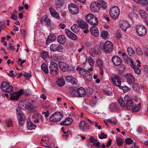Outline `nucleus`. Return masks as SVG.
I'll use <instances>...</instances> for the list:
<instances>
[{
  "label": "nucleus",
  "instance_id": "4c0bfd02",
  "mask_svg": "<svg viewBox=\"0 0 148 148\" xmlns=\"http://www.w3.org/2000/svg\"><path fill=\"white\" fill-rule=\"evenodd\" d=\"M95 16L92 14H88L86 17V20L87 22L90 23V21Z\"/></svg>",
  "mask_w": 148,
  "mask_h": 148
},
{
  "label": "nucleus",
  "instance_id": "f03ea898",
  "mask_svg": "<svg viewBox=\"0 0 148 148\" xmlns=\"http://www.w3.org/2000/svg\"><path fill=\"white\" fill-rule=\"evenodd\" d=\"M0 88L3 92L8 93H10L14 90L13 87L6 82H3L1 83Z\"/></svg>",
  "mask_w": 148,
  "mask_h": 148
},
{
  "label": "nucleus",
  "instance_id": "6e6d98bb",
  "mask_svg": "<svg viewBox=\"0 0 148 148\" xmlns=\"http://www.w3.org/2000/svg\"><path fill=\"white\" fill-rule=\"evenodd\" d=\"M26 108L29 110L32 111H35L34 109V107L33 105L31 103L29 105H27V106Z\"/></svg>",
  "mask_w": 148,
  "mask_h": 148
},
{
  "label": "nucleus",
  "instance_id": "9b49d317",
  "mask_svg": "<svg viewBox=\"0 0 148 148\" xmlns=\"http://www.w3.org/2000/svg\"><path fill=\"white\" fill-rule=\"evenodd\" d=\"M128 97V96H126L124 97L126 103L125 106L127 109L131 110L133 108L134 103L132 100L127 99Z\"/></svg>",
  "mask_w": 148,
  "mask_h": 148
},
{
  "label": "nucleus",
  "instance_id": "2eb2a0df",
  "mask_svg": "<svg viewBox=\"0 0 148 148\" xmlns=\"http://www.w3.org/2000/svg\"><path fill=\"white\" fill-rule=\"evenodd\" d=\"M125 77L127 79V83L129 84L133 83L135 80L134 77L130 73L126 74L125 75Z\"/></svg>",
  "mask_w": 148,
  "mask_h": 148
},
{
  "label": "nucleus",
  "instance_id": "5701e85b",
  "mask_svg": "<svg viewBox=\"0 0 148 148\" xmlns=\"http://www.w3.org/2000/svg\"><path fill=\"white\" fill-rule=\"evenodd\" d=\"M120 27L123 31H125L127 28L130 27V25L128 22L124 21L120 24Z\"/></svg>",
  "mask_w": 148,
  "mask_h": 148
},
{
  "label": "nucleus",
  "instance_id": "473e14b6",
  "mask_svg": "<svg viewBox=\"0 0 148 148\" xmlns=\"http://www.w3.org/2000/svg\"><path fill=\"white\" fill-rule=\"evenodd\" d=\"M56 84L58 86H62L65 84V80L63 78L59 79L57 81Z\"/></svg>",
  "mask_w": 148,
  "mask_h": 148
},
{
  "label": "nucleus",
  "instance_id": "338daca9",
  "mask_svg": "<svg viewBox=\"0 0 148 148\" xmlns=\"http://www.w3.org/2000/svg\"><path fill=\"white\" fill-rule=\"evenodd\" d=\"M103 92H104L106 95H110L112 94V92L107 89H103Z\"/></svg>",
  "mask_w": 148,
  "mask_h": 148
},
{
  "label": "nucleus",
  "instance_id": "864d4df0",
  "mask_svg": "<svg viewBox=\"0 0 148 148\" xmlns=\"http://www.w3.org/2000/svg\"><path fill=\"white\" fill-rule=\"evenodd\" d=\"M125 142L127 144L130 145L132 143L133 141V140L130 138H127L125 140Z\"/></svg>",
  "mask_w": 148,
  "mask_h": 148
},
{
  "label": "nucleus",
  "instance_id": "4468645a",
  "mask_svg": "<svg viewBox=\"0 0 148 148\" xmlns=\"http://www.w3.org/2000/svg\"><path fill=\"white\" fill-rule=\"evenodd\" d=\"M40 22L42 25L47 24V27L50 25V20L46 15L43 16L41 19Z\"/></svg>",
  "mask_w": 148,
  "mask_h": 148
},
{
  "label": "nucleus",
  "instance_id": "a211bd4d",
  "mask_svg": "<svg viewBox=\"0 0 148 148\" xmlns=\"http://www.w3.org/2000/svg\"><path fill=\"white\" fill-rule=\"evenodd\" d=\"M79 127L81 130L84 131H86L88 129L87 123L85 121H81L79 124Z\"/></svg>",
  "mask_w": 148,
  "mask_h": 148
},
{
  "label": "nucleus",
  "instance_id": "f8f14e48",
  "mask_svg": "<svg viewBox=\"0 0 148 148\" xmlns=\"http://www.w3.org/2000/svg\"><path fill=\"white\" fill-rule=\"evenodd\" d=\"M112 62L116 66H119L121 65L122 60L121 58L118 56H114L112 58Z\"/></svg>",
  "mask_w": 148,
  "mask_h": 148
},
{
  "label": "nucleus",
  "instance_id": "2f4dec72",
  "mask_svg": "<svg viewBox=\"0 0 148 148\" xmlns=\"http://www.w3.org/2000/svg\"><path fill=\"white\" fill-rule=\"evenodd\" d=\"M27 127L29 130L34 129L36 127V125L32 123L29 120L27 122Z\"/></svg>",
  "mask_w": 148,
  "mask_h": 148
},
{
  "label": "nucleus",
  "instance_id": "72a5a7b5",
  "mask_svg": "<svg viewBox=\"0 0 148 148\" xmlns=\"http://www.w3.org/2000/svg\"><path fill=\"white\" fill-rule=\"evenodd\" d=\"M141 106L140 103L137 105H135L132 109V111L133 112H137L139 111L140 109Z\"/></svg>",
  "mask_w": 148,
  "mask_h": 148
},
{
  "label": "nucleus",
  "instance_id": "f704fd0d",
  "mask_svg": "<svg viewBox=\"0 0 148 148\" xmlns=\"http://www.w3.org/2000/svg\"><path fill=\"white\" fill-rule=\"evenodd\" d=\"M93 17L90 23L92 25L96 26L98 24V21L97 18L96 16H95Z\"/></svg>",
  "mask_w": 148,
  "mask_h": 148
},
{
  "label": "nucleus",
  "instance_id": "20e7f679",
  "mask_svg": "<svg viewBox=\"0 0 148 148\" xmlns=\"http://www.w3.org/2000/svg\"><path fill=\"white\" fill-rule=\"evenodd\" d=\"M63 117L62 114L57 112L52 114L49 117V120L51 122H58L60 121Z\"/></svg>",
  "mask_w": 148,
  "mask_h": 148
},
{
  "label": "nucleus",
  "instance_id": "ddd939ff",
  "mask_svg": "<svg viewBox=\"0 0 148 148\" xmlns=\"http://www.w3.org/2000/svg\"><path fill=\"white\" fill-rule=\"evenodd\" d=\"M65 32L66 35L70 39L73 40H76L77 39L76 35L68 29H65Z\"/></svg>",
  "mask_w": 148,
  "mask_h": 148
},
{
  "label": "nucleus",
  "instance_id": "8fccbe9b",
  "mask_svg": "<svg viewBox=\"0 0 148 148\" xmlns=\"http://www.w3.org/2000/svg\"><path fill=\"white\" fill-rule=\"evenodd\" d=\"M96 64L97 66H102L103 64V61L100 59H98L96 61Z\"/></svg>",
  "mask_w": 148,
  "mask_h": 148
},
{
  "label": "nucleus",
  "instance_id": "a18cd8bd",
  "mask_svg": "<svg viewBox=\"0 0 148 148\" xmlns=\"http://www.w3.org/2000/svg\"><path fill=\"white\" fill-rule=\"evenodd\" d=\"M118 102L119 104L122 107H125L126 106L125 103L122 98H121L119 100Z\"/></svg>",
  "mask_w": 148,
  "mask_h": 148
},
{
  "label": "nucleus",
  "instance_id": "de8ad7c7",
  "mask_svg": "<svg viewBox=\"0 0 148 148\" xmlns=\"http://www.w3.org/2000/svg\"><path fill=\"white\" fill-rule=\"evenodd\" d=\"M133 68L134 69L135 73H136L137 74H139L140 73L141 71L140 69L136 66H134Z\"/></svg>",
  "mask_w": 148,
  "mask_h": 148
},
{
  "label": "nucleus",
  "instance_id": "9d476101",
  "mask_svg": "<svg viewBox=\"0 0 148 148\" xmlns=\"http://www.w3.org/2000/svg\"><path fill=\"white\" fill-rule=\"evenodd\" d=\"M69 10L70 12L73 14H77L79 12V10L75 4L71 3L69 6Z\"/></svg>",
  "mask_w": 148,
  "mask_h": 148
},
{
  "label": "nucleus",
  "instance_id": "6e6552de",
  "mask_svg": "<svg viewBox=\"0 0 148 148\" xmlns=\"http://www.w3.org/2000/svg\"><path fill=\"white\" fill-rule=\"evenodd\" d=\"M136 30L138 34L140 36H145L147 32L146 27L143 25L137 26L136 27Z\"/></svg>",
  "mask_w": 148,
  "mask_h": 148
},
{
  "label": "nucleus",
  "instance_id": "dca6fc26",
  "mask_svg": "<svg viewBox=\"0 0 148 148\" xmlns=\"http://www.w3.org/2000/svg\"><path fill=\"white\" fill-rule=\"evenodd\" d=\"M78 97H83L85 95L86 92L85 89L83 87L79 88L76 91Z\"/></svg>",
  "mask_w": 148,
  "mask_h": 148
},
{
  "label": "nucleus",
  "instance_id": "58836bf2",
  "mask_svg": "<svg viewBox=\"0 0 148 148\" xmlns=\"http://www.w3.org/2000/svg\"><path fill=\"white\" fill-rule=\"evenodd\" d=\"M125 62L128 63L129 62L131 64H133V60L130 57H128L127 55L123 58Z\"/></svg>",
  "mask_w": 148,
  "mask_h": 148
},
{
  "label": "nucleus",
  "instance_id": "aec40b11",
  "mask_svg": "<svg viewBox=\"0 0 148 148\" xmlns=\"http://www.w3.org/2000/svg\"><path fill=\"white\" fill-rule=\"evenodd\" d=\"M90 32L91 34L95 37H98L99 33L98 29L96 27L93 26L90 28Z\"/></svg>",
  "mask_w": 148,
  "mask_h": 148
},
{
  "label": "nucleus",
  "instance_id": "bb28decb",
  "mask_svg": "<svg viewBox=\"0 0 148 148\" xmlns=\"http://www.w3.org/2000/svg\"><path fill=\"white\" fill-rule=\"evenodd\" d=\"M109 109L112 111H118L119 109L117 106L114 103H112L110 105Z\"/></svg>",
  "mask_w": 148,
  "mask_h": 148
},
{
  "label": "nucleus",
  "instance_id": "5fc2aeb1",
  "mask_svg": "<svg viewBox=\"0 0 148 148\" xmlns=\"http://www.w3.org/2000/svg\"><path fill=\"white\" fill-rule=\"evenodd\" d=\"M123 140L121 138H119L116 140V144L118 146H121L123 144Z\"/></svg>",
  "mask_w": 148,
  "mask_h": 148
},
{
  "label": "nucleus",
  "instance_id": "a19ab883",
  "mask_svg": "<svg viewBox=\"0 0 148 148\" xmlns=\"http://www.w3.org/2000/svg\"><path fill=\"white\" fill-rule=\"evenodd\" d=\"M79 26L76 24H74L71 27V30L75 33H76L78 32V29Z\"/></svg>",
  "mask_w": 148,
  "mask_h": 148
},
{
  "label": "nucleus",
  "instance_id": "393cba45",
  "mask_svg": "<svg viewBox=\"0 0 148 148\" xmlns=\"http://www.w3.org/2000/svg\"><path fill=\"white\" fill-rule=\"evenodd\" d=\"M76 70L77 71L79 70V73L84 77L86 75L87 73L88 72V71L87 70L81 67L77 68Z\"/></svg>",
  "mask_w": 148,
  "mask_h": 148
},
{
  "label": "nucleus",
  "instance_id": "774afa93",
  "mask_svg": "<svg viewBox=\"0 0 148 148\" xmlns=\"http://www.w3.org/2000/svg\"><path fill=\"white\" fill-rule=\"evenodd\" d=\"M140 3L143 5L148 4V0H140Z\"/></svg>",
  "mask_w": 148,
  "mask_h": 148
},
{
  "label": "nucleus",
  "instance_id": "e2e57ef3",
  "mask_svg": "<svg viewBox=\"0 0 148 148\" xmlns=\"http://www.w3.org/2000/svg\"><path fill=\"white\" fill-rule=\"evenodd\" d=\"M116 35L117 38H120L122 36V35L121 33L120 30H118L116 32Z\"/></svg>",
  "mask_w": 148,
  "mask_h": 148
},
{
  "label": "nucleus",
  "instance_id": "412c9836",
  "mask_svg": "<svg viewBox=\"0 0 148 148\" xmlns=\"http://www.w3.org/2000/svg\"><path fill=\"white\" fill-rule=\"evenodd\" d=\"M73 121V120L71 118L68 117L63 122H61L60 125L62 126H69L70 125Z\"/></svg>",
  "mask_w": 148,
  "mask_h": 148
},
{
  "label": "nucleus",
  "instance_id": "13d9d810",
  "mask_svg": "<svg viewBox=\"0 0 148 148\" xmlns=\"http://www.w3.org/2000/svg\"><path fill=\"white\" fill-rule=\"evenodd\" d=\"M140 14L143 18H145L147 16L145 11L143 10H140Z\"/></svg>",
  "mask_w": 148,
  "mask_h": 148
},
{
  "label": "nucleus",
  "instance_id": "a878e982",
  "mask_svg": "<svg viewBox=\"0 0 148 148\" xmlns=\"http://www.w3.org/2000/svg\"><path fill=\"white\" fill-rule=\"evenodd\" d=\"M49 10L51 15L53 16L56 18H59V14L53 8L51 7L50 8H49Z\"/></svg>",
  "mask_w": 148,
  "mask_h": 148
},
{
  "label": "nucleus",
  "instance_id": "0eeeda50",
  "mask_svg": "<svg viewBox=\"0 0 148 148\" xmlns=\"http://www.w3.org/2000/svg\"><path fill=\"white\" fill-rule=\"evenodd\" d=\"M59 66L63 71H73L74 68L63 62H60L58 63Z\"/></svg>",
  "mask_w": 148,
  "mask_h": 148
},
{
  "label": "nucleus",
  "instance_id": "cd10ccee",
  "mask_svg": "<svg viewBox=\"0 0 148 148\" xmlns=\"http://www.w3.org/2000/svg\"><path fill=\"white\" fill-rule=\"evenodd\" d=\"M41 57L44 60H46L47 58H49L50 57L47 51H41Z\"/></svg>",
  "mask_w": 148,
  "mask_h": 148
},
{
  "label": "nucleus",
  "instance_id": "f257e3e1",
  "mask_svg": "<svg viewBox=\"0 0 148 148\" xmlns=\"http://www.w3.org/2000/svg\"><path fill=\"white\" fill-rule=\"evenodd\" d=\"M16 116L18 121V124L21 126L24 124L25 120V117L21 109L18 107L16 109Z\"/></svg>",
  "mask_w": 148,
  "mask_h": 148
},
{
  "label": "nucleus",
  "instance_id": "603ef678",
  "mask_svg": "<svg viewBox=\"0 0 148 148\" xmlns=\"http://www.w3.org/2000/svg\"><path fill=\"white\" fill-rule=\"evenodd\" d=\"M56 44H52L50 47V50L53 52H55L56 47Z\"/></svg>",
  "mask_w": 148,
  "mask_h": 148
},
{
  "label": "nucleus",
  "instance_id": "c85d7f7f",
  "mask_svg": "<svg viewBox=\"0 0 148 148\" xmlns=\"http://www.w3.org/2000/svg\"><path fill=\"white\" fill-rule=\"evenodd\" d=\"M56 8H60L62 7L64 3V0H55Z\"/></svg>",
  "mask_w": 148,
  "mask_h": 148
},
{
  "label": "nucleus",
  "instance_id": "39448f33",
  "mask_svg": "<svg viewBox=\"0 0 148 148\" xmlns=\"http://www.w3.org/2000/svg\"><path fill=\"white\" fill-rule=\"evenodd\" d=\"M113 49V44L110 41H106L103 45V50L106 53H111Z\"/></svg>",
  "mask_w": 148,
  "mask_h": 148
},
{
  "label": "nucleus",
  "instance_id": "7ed1b4c3",
  "mask_svg": "<svg viewBox=\"0 0 148 148\" xmlns=\"http://www.w3.org/2000/svg\"><path fill=\"white\" fill-rule=\"evenodd\" d=\"M110 14L113 19H116L120 14L119 8L116 6L112 7L110 10Z\"/></svg>",
  "mask_w": 148,
  "mask_h": 148
},
{
  "label": "nucleus",
  "instance_id": "bf43d9fd",
  "mask_svg": "<svg viewBox=\"0 0 148 148\" xmlns=\"http://www.w3.org/2000/svg\"><path fill=\"white\" fill-rule=\"evenodd\" d=\"M137 53L139 55H142L143 54V51L140 47H137L136 49Z\"/></svg>",
  "mask_w": 148,
  "mask_h": 148
},
{
  "label": "nucleus",
  "instance_id": "49530a36",
  "mask_svg": "<svg viewBox=\"0 0 148 148\" xmlns=\"http://www.w3.org/2000/svg\"><path fill=\"white\" fill-rule=\"evenodd\" d=\"M133 83L132 87L133 89L136 91H138L140 89L139 85L136 82H134Z\"/></svg>",
  "mask_w": 148,
  "mask_h": 148
},
{
  "label": "nucleus",
  "instance_id": "37998d69",
  "mask_svg": "<svg viewBox=\"0 0 148 148\" xmlns=\"http://www.w3.org/2000/svg\"><path fill=\"white\" fill-rule=\"evenodd\" d=\"M129 17L131 19L134 20L137 18V15L135 13L131 12L129 14Z\"/></svg>",
  "mask_w": 148,
  "mask_h": 148
},
{
  "label": "nucleus",
  "instance_id": "052dcab7",
  "mask_svg": "<svg viewBox=\"0 0 148 148\" xmlns=\"http://www.w3.org/2000/svg\"><path fill=\"white\" fill-rule=\"evenodd\" d=\"M120 66L119 68V70L121 72H123L125 69V66L124 65H120Z\"/></svg>",
  "mask_w": 148,
  "mask_h": 148
},
{
  "label": "nucleus",
  "instance_id": "0e129e2a",
  "mask_svg": "<svg viewBox=\"0 0 148 148\" xmlns=\"http://www.w3.org/2000/svg\"><path fill=\"white\" fill-rule=\"evenodd\" d=\"M88 61L90 64L91 66H93L94 65V61L93 59L91 58L90 57L88 59Z\"/></svg>",
  "mask_w": 148,
  "mask_h": 148
},
{
  "label": "nucleus",
  "instance_id": "3c124183",
  "mask_svg": "<svg viewBox=\"0 0 148 148\" xmlns=\"http://www.w3.org/2000/svg\"><path fill=\"white\" fill-rule=\"evenodd\" d=\"M98 137L100 139L106 138L107 137V136L103 132H101L98 135Z\"/></svg>",
  "mask_w": 148,
  "mask_h": 148
},
{
  "label": "nucleus",
  "instance_id": "4d7b16f0",
  "mask_svg": "<svg viewBox=\"0 0 148 148\" xmlns=\"http://www.w3.org/2000/svg\"><path fill=\"white\" fill-rule=\"evenodd\" d=\"M26 61L25 60H23L22 61L21 59L19 58L18 59V60L17 61L18 65L21 66H22L23 64L25 63Z\"/></svg>",
  "mask_w": 148,
  "mask_h": 148
},
{
  "label": "nucleus",
  "instance_id": "69168bd1",
  "mask_svg": "<svg viewBox=\"0 0 148 148\" xmlns=\"http://www.w3.org/2000/svg\"><path fill=\"white\" fill-rule=\"evenodd\" d=\"M45 144H46L47 145V143H46L45 141L44 140V139H42V140L41 141V142L40 143V144L42 146L44 147H45L46 148H49V146H45Z\"/></svg>",
  "mask_w": 148,
  "mask_h": 148
},
{
  "label": "nucleus",
  "instance_id": "f3484780",
  "mask_svg": "<svg viewBox=\"0 0 148 148\" xmlns=\"http://www.w3.org/2000/svg\"><path fill=\"white\" fill-rule=\"evenodd\" d=\"M96 3H92L90 5V8L91 11L94 12H99L100 10V7L98 6Z\"/></svg>",
  "mask_w": 148,
  "mask_h": 148
},
{
  "label": "nucleus",
  "instance_id": "09e8293b",
  "mask_svg": "<svg viewBox=\"0 0 148 148\" xmlns=\"http://www.w3.org/2000/svg\"><path fill=\"white\" fill-rule=\"evenodd\" d=\"M84 78L88 81H90L92 79V76L90 75V73L88 72L86 75L84 76Z\"/></svg>",
  "mask_w": 148,
  "mask_h": 148
},
{
  "label": "nucleus",
  "instance_id": "680f3d73",
  "mask_svg": "<svg viewBox=\"0 0 148 148\" xmlns=\"http://www.w3.org/2000/svg\"><path fill=\"white\" fill-rule=\"evenodd\" d=\"M23 75L25 77V78L27 80L29 79L32 76L31 74L27 73L26 72H25L24 73Z\"/></svg>",
  "mask_w": 148,
  "mask_h": 148
},
{
  "label": "nucleus",
  "instance_id": "c9c22d12",
  "mask_svg": "<svg viewBox=\"0 0 148 148\" xmlns=\"http://www.w3.org/2000/svg\"><path fill=\"white\" fill-rule=\"evenodd\" d=\"M42 70L45 74H47L49 73V70L47 65L45 63H42L41 65Z\"/></svg>",
  "mask_w": 148,
  "mask_h": 148
},
{
  "label": "nucleus",
  "instance_id": "c756f323",
  "mask_svg": "<svg viewBox=\"0 0 148 148\" xmlns=\"http://www.w3.org/2000/svg\"><path fill=\"white\" fill-rule=\"evenodd\" d=\"M56 39V37L54 35H51L49 36L46 41V44L48 43H50L51 42L54 41Z\"/></svg>",
  "mask_w": 148,
  "mask_h": 148
},
{
  "label": "nucleus",
  "instance_id": "423d86ee",
  "mask_svg": "<svg viewBox=\"0 0 148 148\" xmlns=\"http://www.w3.org/2000/svg\"><path fill=\"white\" fill-rule=\"evenodd\" d=\"M50 72L53 75H56L58 73V69L57 64L53 62H51L49 66Z\"/></svg>",
  "mask_w": 148,
  "mask_h": 148
},
{
  "label": "nucleus",
  "instance_id": "c03bdc74",
  "mask_svg": "<svg viewBox=\"0 0 148 148\" xmlns=\"http://www.w3.org/2000/svg\"><path fill=\"white\" fill-rule=\"evenodd\" d=\"M119 87L120 88L122 89L123 90L124 93H126L130 90V88L127 86H120Z\"/></svg>",
  "mask_w": 148,
  "mask_h": 148
},
{
  "label": "nucleus",
  "instance_id": "e433bc0d",
  "mask_svg": "<svg viewBox=\"0 0 148 148\" xmlns=\"http://www.w3.org/2000/svg\"><path fill=\"white\" fill-rule=\"evenodd\" d=\"M10 99L12 100H17L19 97L18 96L16 92H14L11 94Z\"/></svg>",
  "mask_w": 148,
  "mask_h": 148
},
{
  "label": "nucleus",
  "instance_id": "6ab92c4d",
  "mask_svg": "<svg viewBox=\"0 0 148 148\" xmlns=\"http://www.w3.org/2000/svg\"><path fill=\"white\" fill-rule=\"evenodd\" d=\"M78 26L81 29H87L88 28V26L87 23L83 20L78 21Z\"/></svg>",
  "mask_w": 148,
  "mask_h": 148
},
{
  "label": "nucleus",
  "instance_id": "79ce46f5",
  "mask_svg": "<svg viewBox=\"0 0 148 148\" xmlns=\"http://www.w3.org/2000/svg\"><path fill=\"white\" fill-rule=\"evenodd\" d=\"M127 51L129 55L131 56H133L134 53V51L131 47H128L127 49Z\"/></svg>",
  "mask_w": 148,
  "mask_h": 148
},
{
  "label": "nucleus",
  "instance_id": "b1692460",
  "mask_svg": "<svg viewBox=\"0 0 148 148\" xmlns=\"http://www.w3.org/2000/svg\"><path fill=\"white\" fill-rule=\"evenodd\" d=\"M57 41L60 43L61 44H64L66 42V38L63 35H61L58 36L57 38Z\"/></svg>",
  "mask_w": 148,
  "mask_h": 148
},
{
  "label": "nucleus",
  "instance_id": "7c9ffc66",
  "mask_svg": "<svg viewBox=\"0 0 148 148\" xmlns=\"http://www.w3.org/2000/svg\"><path fill=\"white\" fill-rule=\"evenodd\" d=\"M101 36L102 38L106 39L108 38L109 34L108 31H102L101 33Z\"/></svg>",
  "mask_w": 148,
  "mask_h": 148
},
{
  "label": "nucleus",
  "instance_id": "ea45409f",
  "mask_svg": "<svg viewBox=\"0 0 148 148\" xmlns=\"http://www.w3.org/2000/svg\"><path fill=\"white\" fill-rule=\"evenodd\" d=\"M63 50V48L61 45L56 44L55 52L58 51L60 52H62Z\"/></svg>",
  "mask_w": 148,
  "mask_h": 148
},
{
  "label": "nucleus",
  "instance_id": "1a4fd4ad",
  "mask_svg": "<svg viewBox=\"0 0 148 148\" xmlns=\"http://www.w3.org/2000/svg\"><path fill=\"white\" fill-rule=\"evenodd\" d=\"M111 80L114 85L119 87L121 84V79L118 75H114L111 77Z\"/></svg>",
  "mask_w": 148,
  "mask_h": 148
},
{
  "label": "nucleus",
  "instance_id": "4be33fe9",
  "mask_svg": "<svg viewBox=\"0 0 148 148\" xmlns=\"http://www.w3.org/2000/svg\"><path fill=\"white\" fill-rule=\"evenodd\" d=\"M67 82L73 84H75L77 82V80L76 78L72 77L71 76H67L65 79Z\"/></svg>",
  "mask_w": 148,
  "mask_h": 148
}]
</instances>
